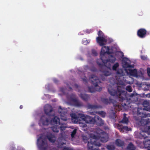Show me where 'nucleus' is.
<instances>
[{
  "mask_svg": "<svg viewBox=\"0 0 150 150\" xmlns=\"http://www.w3.org/2000/svg\"><path fill=\"white\" fill-rule=\"evenodd\" d=\"M113 106L115 107V108L116 109L117 108V110L120 111L121 109V106L117 103L115 101V102H114V103H113Z\"/></svg>",
  "mask_w": 150,
  "mask_h": 150,
  "instance_id": "32",
  "label": "nucleus"
},
{
  "mask_svg": "<svg viewBox=\"0 0 150 150\" xmlns=\"http://www.w3.org/2000/svg\"><path fill=\"white\" fill-rule=\"evenodd\" d=\"M97 64L100 68V71L103 73V75L101 76L102 77L103 76H110L111 74V73L110 71V70L107 67L106 65L103 63H100L98 62H97Z\"/></svg>",
  "mask_w": 150,
  "mask_h": 150,
  "instance_id": "7",
  "label": "nucleus"
},
{
  "mask_svg": "<svg viewBox=\"0 0 150 150\" xmlns=\"http://www.w3.org/2000/svg\"><path fill=\"white\" fill-rule=\"evenodd\" d=\"M101 100L102 102L104 104L107 105L111 103H114V102H115V101L114 100L110 98L109 99L105 98H102Z\"/></svg>",
  "mask_w": 150,
  "mask_h": 150,
  "instance_id": "22",
  "label": "nucleus"
},
{
  "mask_svg": "<svg viewBox=\"0 0 150 150\" xmlns=\"http://www.w3.org/2000/svg\"><path fill=\"white\" fill-rule=\"evenodd\" d=\"M69 89L70 90H72V88H71V87H69Z\"/></svg>",
  "mask_w": 150,
  "mask_h": 150,
  "instance_id": "52",
  "label": "nucleus"
},
{
  "mask_svg": "<svg viewBox=\"0 0 150 150\" xmlns=\"http://www.w3.org/2000/svg\"><path fill=\"white\" fill-rule=\"evenodd\" d=\"M81 114H79L78 115H76L75 113H71L70 115L71 117L72 120H74V123H80V121L81 119V117L79 115Z\"/></svg>",
  "mask_w": 150,
  "mask_h": 150,
  "instance_id": "16",
  "label": "nucleus"
},
{
  "mask_svg": "<svg viewBox=\"0 0 150 150\" xmlns=\"http://www.w3.org/2000/svg\"><path fill=\"white\" fill-rule=\"evenodd\" d=\"M67 127V125L65 123L54 125L51 127V129L54 132H58L60 129L61 132L64 131Z\"/></svg>",
  "mask_w": 150,
  "mask_h": 150,
  "instance_id": "10",
  "label": "nucleus"
},
{
  "mask_svg": "<svg viewBox=\"0 0 150 150\" xmlns=\"http://www.w3.org/2000/svg\"><path fill=\"white\" fill-rule=\"evenodd\" d=\"M119 65L118 62L116 63L112 67V69L113 71H116L117 68L119 67Z\"/></svg>",
  "mask_w": 150,
  "mask_h": 150,
  "instance_id": "34",
  "label": "nucleus"
},
{
  "mask_svg": "<svg viewBox=\"0 0 150 150\" xmlns=\"http://www.w3.org/2000/svg\"><path fill=\"white\" fill-rule=\"evenodd\" d=\"M63 150H71L68 148H64Z\"/></svg>",
  "mask_w": 150,
  "mask_h": 150,
  "instance_id": "49",
  "label": "nucleus"
},
{
  "mask_svg": "<svg viewBox=\"0 0 150 150\" xmlns=\"http://www.w3.org/2000/svg\"><path fill=\"white\" fill-rule=\"evenodd\" d=\"M60 91L62 92L63 93H64V88H60Z\"/></svg>",
  "mask_w": 150,
  "mask_h": 150,
  "instance_id": "46",
  "label": "nucleus"
},
{
  "mask_svg": "<svg viewBox=\"0 0 150 150\" xmlns=\"http://www.w3.org/2000/svg\"><path fill=\"white\" fill-rule=\"evenodd\" d=\"M53 81H54V82L56 83H57L59 82L58 80L56 79H54Z\"/></svg>",
  "mask_w": 150,
  "mask_h": 150,
  "instance_id": "45",
  "label": "nucleus"
},
{
  "mask_svg": "<svg viewBox=\"0 0 150 150\" xmlns=\"http://www.w3.org/2000/svg\"><path fill=\"white\" fill-rule=\"evenodd\" d=\"M84 121H85L86 123L94 124L96 122V120L95 117L93 118L90 116L87 115L85 116L83 114H80L79 115Z\"/></svg>",
  "mask_w": 150,
  "mask_h": 150,
  "instance_id": "9",
  "label": "nucleus"
},
{
  "mask_svg": "<svg viewBox=\"0 0 150 150\" xmlns=\"http://www.w3.org/2000/svg\"><path fill=\"white\" fill-rule=\"evenodd\" d=\"M50 120L49 117H48L47 115H44L41 117L40 121L42 125H48L49 123Z\"/></svg>",
  "mask_w": 150,
  "mask_h": 150,
  "instance_id": "14",
  "label": "nucleus"
},
{
  "mask_svg": "<svg viewBox=\"0 0 150 150\" xmlns=\"http://www.w3.org/2000/svg\"><path fill=\"white\" fill-rule=\"evenodd\" d=\"M108 90L111 96H116L119 98V100L122 102V105L123 106H129L128 105L131 103H134L138 101V98L135 94L131 93L129 96L126 92L122 89L121 86H117L116 89L110 87L108 88Z\"/></svg>",
  "mask_w": 150,
  "mask_h": 150,
  "instance_id": "1",
  "label": "nucleus"
},
{
  "mask_svg": "<svg viewBox=\"0 0 150 150\" xmlns=\"http://www.w3.org/2000/svg\"><path fill=\"white\" fill-rule=\"evenodd\" d=\"M76 133V129H74L71 132V136L72 138L74 137Z\"/></svg>",
  "mask_w": 150,
  "mask_h": 150,
  "instance_id": "37",
  "label": "nucleus"
},
{
  "mask_svg": "<svg viewBox=\"0 0 150 150\" xmlns=\"http://www.w3.org/2000/svg\"><path fill=\"white\" fill-rule=\"evenodd\" d=\"M129 74L135 77L137 76V72L136 69H130L129 70Z\"/></svg>",
  "mask_w": 150,
  "mask_h": 150,
  "instance_id": "28",
  "label": "nucleus"
},
{
  "mask_svg": "<svg viewBox=\"0 0 150 150\" xmlns=\"http://www.w3.org/2000/svg\"><path fill=\"white\" fill-rule=\"evenodd\" d=\"M102 79L103 81H104V79L103 78H102Z\"/></svg>",
  "mask_w": 150,
  "mask_h": 150,
  "instance_id": "54",
  "label": "nucleus"
},
{
  "mask_svg": "<svg viewBox=\"0 0 150 150\" xmlns=\"http://www.w3.org/2000/svg\"><path fill=\"white\" fill-rule=\"evenodd\" d=\"M91 70L92 71H96L97 69L96 68H94L91 69Z\"/></svg>",
  "mask_w": 150,
  "mask_h": 150,
  "instance_id": "47",
  "label": "nucleus"
},
{
  "mask_svg": "<svg viewBox=\"0 0 150 150\" xmlns=\"http://www.w3.org/2000/svg\"><path fill=\"white\" fill-rule=\"evenodd\" d=\"M74 86L76 88H78L79 87V86L76 84H74Z\"/></svg>",
  "mask_w": 150,
  "mask_h": 150,
  "instance_id": "48",
  "label": "nucleus"
},
{
  "mask_svg": "<svg viewBox=\"0 0 150 150\" xmlns=\"http://www.w3.org/2000/svg\"><path fill=\"white\" fill-rule=\"evenodd\" d=\"M116 144L118 146H122L124 145V142L119 139H117L115 141Z\"/></svg>",
  "mask_w": 150,
  "mask_h": 150,
  "instance_id": "30",
  "label": "nucleus"
},
{
  "mask_svg": "<svg viewBox=\"0 0 150 150\" xmlns=\"http://www.w3.org/2000/svg\"><path fill=\"white\" fill-rule=\"evenodd\" d=\"M147 34L146 30L144 28H141L139 29L137 32V36L141 38H144L146 37Z\"/></svg>",
  "mask_w": 150,
  "mask_h": 150,
  "instance_id": "11",
  "label": "nucleus"
},
{
  "mask_svg": "<svg viewBox=\"0 0 150 150\" xmlns=\"http://www.w3.org/2000/svg\"><path fill=\"white\" fill-rule=\"evenodd\" d=\"M92 150H98V149L97 148H96V147H95Z\"/></svg>",
  "mask_w": 150,
  "mask_h": 150,
  "instance_id": "50",
  "label": "nucleus"
},
{
  "mask_svg": "<svg viewBox=\"0 0 150 150\" xmlns=\"http://www.w3.org/2000/svg\"><path fill=\"white\" fill-rule=\"evenodd\" d=\"M10 149L11 150H19V149H17L15 147L14 145H12L10 147Z\"/></svg>",
  "mask_w": 150,
  "mask_h": 150,
  "instance_id": "38",
  "label": "nucleus"
},
{
  "mask_svg": "<svg viewBox=\"0 0 150 150\" xmlns=\"http://www.w3.org/2000/svg\"><path fill=\"white\" fill-rule=\"evenodd\" d=\"M93 137L94 138L95 140L98 142L99 140H100L101 142H106L108 141V136L107 134L105 132H103L101 133L98 136H96V135H93Z\"/></svg>",
  "mask_w": 150,
  "mask_h": 150,
  "instance_id": "8",
  "label": "nucleus"
},
{
  "mask_svg": "<svg viewBox=\"0 0 150 150\" xmlns=\"http://www.w3.org/2000/svg\"><path fill=\"white\" fill-rule=\"evenodd\" d=\"M126 89L129 92H132V88L130 86H127L126 87Z\"/></svg>",
  "mask_w": 150,
  "mask_h": 150,
  "instance_id": "36",
  "label": "nucleus"
},
{
  "mask_svg": "<svg viewBox=\"0 0 150 150\" xmlns=\"http://www.w3.org/2000/svg\"><path fill=\"white\" fill-rule=\"evenodd\" d=\"M143 143L148 150H150V139H147L143 142Z\"/></svg>",
  "mask_w": 150,
  "mask_h": 150,
  "instance_id": "27",
  "label": "nucleus"
},
{
  "mask_svg": "<svg viewBox=\"0 0 150 150\" xmlns=\"http://www.w3.org/2000/svg\"><path fill=\"white\" fill-rule=\"evenodd\" d=\"M142 105L144 108H143V110L148 111L150 109V103L147 100H144L142 103Z\"/></svg>",
  "mask_w": 150,
  "mask_h": 150,
  "instance_id": "23",
  "label": "nucleus"
},
{
  "mask_svg": "<svg viewBox=\"0 0 150 150\" xmlns=\"http://www.w3.org/2000/svg\"><path fill=\"white\" fill-rule=\"evenodd\" d=\"M110 48L109 47H106L104 46L102 47L101 51L100 53V59L102 61L104 64L106 65V64L108 62H110L111 63H114L116 60V58L113 55H110L109 57V59L106 58L104 56L105 53L108 54H110L112 53L109 51Z\"/></svg>",
  "mask_w": 150,
  "mask_h": 150,
  "instance_id": "4",
  "label": "nucleus"
},
{
  "mask_svg": "<svg viewBox=\"0 0 150 150\" xmlns=\"http://www.w3.org/2000/svg\"><path fill=\"white\" fill-rule=\"evenodd\" d=\"M117 128L121 131L126 130L127 131H129L131 129V128H128L127 126H124L122 125H120L118 124L117 125Z\"/></svg>",
  "mask_w": 150,
  "mask_h": 150,
  "instance_id": "24",
  "label": "nucleus"
},
{
  "mask_svg": "<svg viewBox=\"0 0 150 150\" xmlns=\"http://www.w3.org/2000/svg\"><path fill=\"white\" fill-rule=\"evenodd\" d=\"M91 81L92 84L94 87H88V91L90 93H93L96 91H101L102 88L98 85V84L100 82L98 77L94 74H92L91 77Z\"/></svg>",
  "mask_w": 150,
  "mask_h": 150,
  "instance_id": "6",
  "label": "nucleus"
},
{
  "mask_svg": "<svg viewBox=\"0 0 150 150\" xmlns=\"http://www.w3.org/2000/svg\"><path fill=\"white\" fill-rule=\"evenodd\" d=\"M23 107V106L22 105H21L20 106V109H22Z\"/></svg>",
  "mask_w": 150,
  "mask_h": 150,
  "instance_id": "51",
  "label": "nucleus"
},
{
  "mask_svg": "<svg viewBox=\"0 0 150 150\" xmlns=\"http://www.w3.org/2000/svg\"><path fill=\"white\" fill-rule=\"evenodd\" d=\"M95 119L96 120V125L98 126H102L104 124V121L99 116L97 115L95 116Z\"/></svg>",
  "mask_w": 150,
  "mask_h": 150,
  "instance_id": "19",
  "label": "nucleus"
},
{
  "mask_svg": "<svg viewBox=\"0 0 150 150\" xmlns=\"http://www.w3.org/2000/svg\"><path fill=\"white\" fill-rule=\"evenodd\" d=\"M96 40L97 43L101 46L103 47L105 45V43L107 42V40L104 36H98L96 38Z\"/></svg>",
  "mask_w": 150,
  "mask_h": 150,
  "instance_id": "13",
  "label": "nucleus"
},
{
  "mask_svg": "<svg viewBox=\"0 0 150 150\" xmlns=\"http://www.w3.org/2000/svg\"><path fill=\"white\" fill-rule=\"evenodd\" d=\"M117 75L115 76V78L118 79V81H120V77L123 76L125 75L122 69H118L117 71Z\"/></svg>",
  "mask_w": 150,
  "mask_h": 150,
  "instance_id": "21",
  "label": "nucleus"
},
{
  "mask_svg": "<svg viewBox=\"0 0 150 150\" xmlns=\"http://www.w3.org/2000/svg\"><path fill=\"white\" fill-rule=\"evenodd\" d=\"M89 42L90 41L87 40L86 39H84L83 40V43L85 45H86L87 44L89 43Z\"/></svg>",
  "mask_w": 150,
  "mask_h": 150,
  "instance_id": "40",
  "label": "nucleus"
},
{
  "mask_svg": "<svg viewBox=\"0 0 150 150\" xmlns=\"http://www.w3.org/2000/svg\"><path fill=\"white\" fill-rule=\"evenodd\" d=\"M137 115L141 117L140 122L142 126H143L144 130L141 129L140 131L139 136L141 139H145L148 138V135L150 134V126L147 125L149 122V119L148 118L144 119V118L150 117V114L145 113L140 111L139 108H138L137 112Z\"/></svg>",
  "mask_w": 150,
  "mask_h": 150,
  "instance_id": "2",
  "label": "nucleus"
},
{
  "mask_svg": "<svg viewBox=\"0 0 150 150\" xmlns=\"http://www.w3.org/2000/svg\"><path fill=\"white\" fill-rule=\"evenodd\" d=\"M59 109H60L59 110V112L60 114L61 119L64 121L67 120V118L64 116L67 113V112L62 109L61 106H60L59 107Z\"/></svg>",
  "mask_w": 150,
  "mask_h": 150,
  "instance_id": "17",
  "label": "nucleus"
},
{
  "mask_svg": "<svg viewBox=\"0 0 150 150\" xmlns=\"http://www.w3.org/2000/svg\"><path fill=\"white\" fill-rule=\"evenodd\" d=\"M98 36H104V34L103 32L101 30H99L98 33Z\"/></svg>",
  "mask_w": 150,
  "mask_h": 150,
  "instance_id": "39",
  "label": "nucleus"
},
{
  "mask_svg": "<svg viewBox=\"0 0 150 150\" xmlns=\"http://www.w3.org/2000/svg\"><path fill=\"white\" fill-rule=\"evenodd\" d=\"M107 148L108 150H114L115 149V146L112 145H107Z\"/></svg>",
  "mask_w": 150,
  "mask_h": 150,
  "instance_id": "35",
  "label": "nucleus"
},
{
  "mask_svg": "<svg viewBox=\"0 0 150 150\" xmlns=\"http://www.w3.org/2000/svg\"><path fill=\"white\" fill-rule=\"evenodd\" d=\"M126 114L125 113L123 114V118L120 122L127 125L129 121L128 118L126 117Z\"/></svg>",
  "mask_w": 150,
  "mask_h": 150,
  "instance_id": "29",
  "label": "nucleus"
},
{
  "mask_svg": "<svg viewBox=\"0 0 150 150\" xmlns=\"http://www.w3.org/2000/svg\"><path fill=\"white\" fill-rule=\"evenodd\" d=\"M127 150H135L134 146L132 142L129 143L127 146Z\"/></svg>",
  "mask_w": 150,
  "mask_h": 150,
  "instance_id": "31",
  "label": "nucleus"
},
{
  "mask_svg": "<svg viewBox=\"0 0 150 150\" xmlns=\"http://www.w3.org/2000/svg\"><path fill=\"white\" fill-rule=\"evenodd\" d=\"M79 96L84 101H87L90 98V96L88 95L81 93Z\"/></svg>",
  "mask_w": 150,
  "mask_h": 150,
  "instance_id": "26",
  "label": "nucleus"
},
{
  "mask_svg": "<svg viewBox=\"0 0 150 150\" xmlns=\"http://www.w3.org/2000/svg\"><path fill=\"white\" fill-rule=\"evenodd\" d=\"M142 14H143V13H142V14H140V15H141V16H142Z\"/></svg>",
  "mask_w": 150,
  "mask_h": 150,
  "instance_id": "53",
  "label": "nucleus"
},
{
  "mask_svg": "<svg viewBox=\"0 0 150 150\" xmlns=\"http://www.w3.org/2000/svg\"><path fill=\"white\" fill-rule=\"evenodd\" d=\"M50 123L53 125H60L62 123L60 122L59 118L57 116H55L54 118L51 120Z\"/></svg>",
  "mask_w": 150,
  "mask_h": 150,
  "instance_id": "20",
  "label": "nucleus"
},
{
  "mask_svg": "<svg viewBox=\"0 0 150 150\" xmlns=\"http://www.w3.org/2000/svg\"><path fill=\"white\" fill-rule=\"evenodd\" d=\"M140 110H142V109H140Z\"/></svg>",
  "mask_w": 150,
  "mask_h": 150,
  "instance_id": "55",
  "label": "nucleus"
},
{
  "mask_svg": "<svg viewBox=\"0 0 150 150\" xmlns=\"http://www.w3.org/2000/svg\"><path fill=\"white\" fill-rule=\"evenodd\" d=\"M150 96V94L149 95Z\"/></svg>",
  "mask_w": 150,
  "mask_h": 150,
  "instance_id": "56",
  "label": "nucleus"
},
{
  "mask_svg": "<svg viewBox=\"0 0 150 150\" xmlns=\"http://www.w3.org/2000/svg\"><path fill=\"white\" fill-rule=\"evenodd\" d=\"M91 115H95V114H97L99 115L102 117L104 118L106 116V113L103 111H99L96 112H91Z\"/></svg>",
  "mask_w": 150,
  "mask_h": 150,
  "instance_id": "25",
  "label": "nucleus"
},
{
  "mask_svg": "<svg viewBox=\"0 0 150 150\" xmlns=\"http://www.w3.org/2000/svg\"><path fill=\"white\" fill-rule=\"evenodd\" d=\"M82 140L84 143H87V147L88 150H92L95 147L100 146L101 145L100 143L96 141L95 139L93 138V136L90 139L86 136H83Z\"/></svg>",
  "mask_w": 150,
  "mask_h": 150,
  "instance_id": "5",
  "label": "nucleus"
},
{
  "mask_svg": "<svg viewBox=\"0 0 150 150\" xmlns=\"http://www.w3.org/2000/svg\"><path fill=\"white\" fill-rule=\"evenodd\" d=\"M47 139L52 143H54L56 140L55 136L50 134L44 137L43 136H40L37 140V145L40 150H46L48 147Z\"/></svg>",
  "mask_w": 150,
  "mask_h": 150,
  "instance_id": "3",
  "label": "nucleus"
},
{
  "mask_svg": "<svg viewBox=\"0 0 150 150\" xmlns=\"http://www.w3.org/2000/svg\"><path fill=\"white\" fill-rule=\"evenodd\" d=\"M53 111L52 106L50 105L47 104L44 107V112L47 115L52 116L54 115L51 113Z\"/></svg>",
  "mask_w": 150,
  "mask_h": 150,
  "instance_id": "12",
  "label": "nucleus"
},
{
  "mask_svg": "<svg viewBox=\"0 0 150 150\" xmlns=\"http://www.w3.org/2000/svg\"><path fill=\"white\" fill-rule=\"evenodd\" d=\"M87 108L88 109H95L98 108V106L96 105H92L88 104L87 105Z\"/></svg>",
  "mask_w": 150,
  "mask_h": 150,
  "instance_id": "33",
  "label": "nucleus"
},
{
  "mask_svg": "<svg viewBox=\"0 0 150 150\" xmlns=\"http://www.w3.org/2000/svg\"><path fill=\"white\" fill-rule=\"evenodd\" d=\"M128 61L130 62V60L126 57H124L122 60L123 66L124 68H133V66L129 64Z\"/></svg>",
  "mask_w": 150,
  "mask_h": 150,
  "instance_id": "15",
  "label": "nucleus"
},
{
  "mask_svg": "<svg viewBox=\"0 0 150 150\" xmlns=\"http://www.w3.org/2000/svg\"><path fill=\"white\" fill-rule=\"evenodd\" d=\"M71 101L75 106L79 107L83 106L82 102L76 98H72L71 99Z\"/></svg>",
  "mask_w": 150,
  "mask_h": 150,
  "instance_id": "18",
  "label": "nucleus"
},
{
  "mask_svg": "<svg viewBox=\"0 0 150 150\" xmlns=\"http://www.w3.org/2000/svg\"><path fill=\"white\" fill-rule=\"evenodd\" d=\"M141 58L142 59L145 60L147 59V57L146 56L144 55H141L140 56Z\"/></svg>",
  "mask_w": 150,
  "mask_h": 150,
  "instance_id": "42",
  "label": "nucleus"
},
{
  "mask_svg": "<svg viewBox=\"0 0 150 150\" xmlns=\"http://www.w3.org/2000/svg\"><path fill=\"white\" fill-rule=\"evenodd\" d=\"M92 52L93 55L96 56L97 55L98 53L95 50H92Z\"/></svg>",
  "mask_w": 150,
  "mask_h": 150,
  "instance_id": "41",
  "label": "nucleus"
},
{
  "mask_svg": "<svg viewBox=\"0 0 150 150\" xmlns=\"http://www.w3.org/2000/svg\"><path fill=\"white\" fill-rule=\"evenodd\" d=\"M82 81L83 82H85L86 83H87V78L85 76L84 78H82Z\"/></svg>",
  "mask_w": 150,
  "mask_h": 150,
  "instance_id": "43",
  "label": "nucleus"
},
{
  "mask_svg": "<svg viewBox=\"0 0 150 150\" xmlns=\"http://www.w3.org/2000/svg\"><path fill=\"white\" fill-rule=\"evenodd\" d=\"M147 73L148 75L150 76V68H148L147 69Z\"/></svg>",
  "mask_w": 150,
  "mask_h": 150,
  "instance_id": "44",
  "label": "nucleus"
}]
</instances>
